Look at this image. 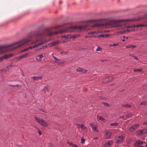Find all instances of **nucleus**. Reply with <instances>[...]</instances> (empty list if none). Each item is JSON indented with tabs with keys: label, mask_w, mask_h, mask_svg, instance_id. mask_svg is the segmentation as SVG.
<instances>
[{
	"label": "nucleus",
	"mask_w": 147,
	"mask_h": 147,
	"mask_svg": "<svg viewBox=\"0 0 147 147\" xmlns=\"http://www.w3.org/2000/svg\"><path fill=\"white\" fill-rule=\"evenodd\" d=\"M38 133L40 134V135H41L42 134V132L41 131L39 130H38Z\"/></svg>",
	"instance_id": "obj_44"
},
{
	"label": "nucleus",
	"mask_w": 147,
	"mask_h": 147,
	"mask_svg": "<svg viewBox=\"0 0 147 147\" xmlns=\"http://www.w3.org/2000/svg\"><path fill=\"white\" fill-rule=\"evenodd\" d=\"M123 139V136H117L116 138V143H118L121 141Z\"/></svg>",
	"instance_id": "obj_11"
},
{
	"label": "nucleus",
	"mask_w": 147,
	"mask_h": 147,
	"mask_svg": "<svg viewBox=\"0 0 147 147\" xmlns=\"http://www.w3.org/2000/svg\"><path fill=\"white\" fill-rule=\"evenodd\" d=\"M133 57H134V58L136 60H138V58L137 57L133 56Z\"/></svg>",
	"instance_id": "obj_45"
},
{
	"label": "nucleus",
	"mask_w": 147,
	"mask_h": 147,
	"mask_svg": "<svg viewBox=\"0 0 147 147\" xmlns=\"http://www.w3.org/2000/svg\"><path fill=\"white\" fill-rule=\"evenodd\" d=\"M130 141L131 140L130 138H127L126 139V141L127 143H129V142H130Z\"/></svg>",
	"instance_id": "obj_37"
},
{
	"label": "nucleus",
	"mask_w": 147,
	"mask_h": 147,
	"mask_svg": "<svg viewBox=\"0 0 147 147\" xmlns=\"http://www.w3.org/2000/svg\"><path fill=\"white\" fill-rule=\"evenodd\" d=\"M40 110L42 111H43V112H45L44 111V110H43V109H41Z\"/></svg>",
	"instance_id": "obj_48"
},
{
	"label": "nucleus",
	"mask_w": 147,
	"mask_h": 147,
	"mask_svg": "<svg viewBox=\"0 0 147 147\" xmlns=\"http://www.w3.org/2000/svg\"><path fill=\"white\" fill-rule=\"evenodd\" d=\"M24 57L23 55H22L19 57L18 58V60H20L21 59H23Z\"/></svg>",
	"instance_id": "obj_31"
},
{
	"label": "nucleus",
	"mask_w": 147,
	"mask_h": 147,
	"mask_svg": "<svg viewBox=\"0 0 147 147\" xmlns=\"http://www.w3.org/2000/svg\"><path fill=\"white\" fill-rule=\"evenodd\" d=\"M125 41V39H123V40H122V41Z\"/></svg>",
	"instance_id": "obj_54"
},
{
	"label": "nucleus",
	"mask_w": 147,
	"mask_h": 147,
	"mask_svg": "<svg viewBox=\"0 0 147 147\" xmlns=\"http://www.w3.org/2000/svg\"><path fill=\"white\" fill-rule=\"evenodd\" d=\"M118 44H113V45H112V44L110 45H109V46L110 47L115 46H116Z\"/></svg>",
	"instance_id": "obj_41"
},
{
	"label": "nucleus",
	"mask_w": 147,
	"mask_h": 147,
	"mask_svg": "<svg viewBox=\"0 0 147 147\" xmlns=\"http://www.w3.org/2000/svg\"><path fill=\"white\" fill-rule=\"evenodd\" d=\"M101 119H102V121L104 119L102 117Z\"/></svg>",
	"instance_id": "obj_49"
},
{
	"label": "nucleus",
	"mask_w": 147,
	"mask_h": 147,
	"mask_svg": "<svg viewBox=\"0 0 147 147\" xmlns=\"http://www.w3.org/2000/svg\"><path fill=\"white\" fill-rule=\"evenodd\" d=\"M31 78L36 80H40L42 79V77L40 76H34L32 77Z\"/></svg>",
	"instance_id": "obj_13"
},
{
	"label": "nucleus",
	"mask_w": 147,
	"mask_h": 147,
	"mask_svg": "<svg viewBox=\"0 0 147 147\" xmlns=\"http://www.w3.org/2000/svg\"><path fill=\"white\" fill-rule=\"evenodd\" d=\"M143 143V142L141 140H138L135 143L136 146H138L139 145L142 144Z\"/></svg>",
	"instance_id": "obj_17"
},
{
	"label": "nucleus",
	"mask_w": 147,
	"mask_h": 147,
	"mask_svg": "<svg viewBox=\"0 0 147 147\" xmlns=\"http://www.w3.org/2000/svg\"><path fill=\"white\" fill-rule=\"evenodd\" d=\"M123 38H126V39L128 38V37H126L125 36H123Z\"/></svg>",
	"instance_id": "obj_46"
},
{
	"label": "nucleus",
	"mask_w": 147,
	"mask_h": 147,
	"mask_svg": "<svg viewBox=\"0 0 147 147\" xmlns=\"http://www.w3.org/2000/svg\"><path fill=\"white\" fill-rule=\"evenodd\" d=\"M30 53H26L25 54L23 55L24 57L26 58L27 57H29L30 56Z\"/></svg>",
	"instance_id": "obj_30"
},
{
	"label": "nucleus",
	"mask_w": 147,
	"mask_h": 147,
	"mask_svg": "<svg viewBox=\"0 0 147 147\" xmlns=\"http://www.w3.org/2000/svg\"><path fill=\"white\" fill-rule=\"evenodd\" d=\"M68 144L69 145L72 146V147H79L76 144H74L73 143L71 142L68 143Z\"/></svg>",
	"instance_id": "obj_22"
},
{
	"label": "nucleus",
	"mask_w": 147,
	"mask_h": 147,
	"mask_svg": "<svg viewBox=\"0 0 147 147\" xmlns=\"http://www.w3.org/2000/svg\"><path fill=\"white\" fill-rule=\"evenodd\" d=\"M122 107H124L126 108H130L131 107V105L128 104H125L123 105H122Z\"/></svg>",
	"instance_id": "obj_23"
},
{
	"label": "nucleus",
	"mask_w": 147,
	"mask_h": 147,
	"mask_svg": "<svg viewBox=\"0 0 147 147\" xmlns=\"http://www.w3.org/2000/svg\"><path fill=\"white\" fill-rule=\"evenodd\" d=\"M142 69H134V71L136 72L137 71H141Z\"/></svg>",
	"instance_id": "obj_33"
},
{
	"label": "nucleus",
	"mask_w": 147,
	"mask_h": 147,
	"mask_svg": "<svg viewBox=\"0 0 147 147\" xmlns=\"http://www.w3.org/2000/svg\"><path fill=\"white\" fill-rule=\"evenodd\" d=\"M112 144L113 141L110 140L106 143L105 144V146L106 147H109L112 145Z\"/></svg>",
	"instance_id": "obj_14"
},
{
	"label": "nucleus",
	"mask_w": 147,
	"mask_h": 147,
	"mask_svg": "<svg viewBox=\"0 0 147 147\" xmlns=\"http://www.w3.org/2000/svg\"><path fill=\"white\" fill-rule=\"evenodd\" d=\"M120 118L121 119H123V120H126V119H125L123 115H121L120 116Z\"/></svg>",
	"instance_id": "obj_42"
},
{
	"label": "nucleus",
	"mask_w": 147,
	"mask_h": 147,
	"mask_svg": "<svg viewBox=\"0 0 147 147\" xmlns=\"http://www.w3.org/2000/svg\"><path fill=\"white\" fill-rule=\"evenodd\" d=\"M136 46L135 45H130L125 46L126 49H133L136 47Z\"/></svg>",
	"instance_id": "obj_16"
},
{
	"label": "nucleus",
	"mask_w": 147,
	"mask_h": 147,
	"mask_svg": "<svg viewBox=\"0 0 147 147\" xmlns=\"http://www.w3.org/2000/svg\"><path fill=\"white\" fill-rule=\"evenodd\" d=\"M146 139L147 140V139Z\"/></svg>",
	"instance_id": "obj_57"
},
{
	"label": "nucleus",
	"mask_w": 147,
	"mask_h": 147,
	"mask_svg": "<svg viewBox=\"0 0 147 147\" xmlns=\"http://www.w3.org/2000/svg\"><path fill=\"white\" fill-rule=\"evenodd\" d=\"M35 118L37 122L41 125L45 127L49 125L48 123L42 119L35 117Z\"/></svg>",
	"instance_id": "obj_4"
},
{
	"label": "nucleus",
	"mask_w": 147,
	"mask_h": 147,
	"mask_svg": "<svg viewBox=\"0 0 147 147\" xmlns=\"http://www.w3.org/2000/svg\"><path fill=\"white\" fill-rule=\"evenodd\" d=\"M140 105H146L147 102L146 101H144L141 103Z\"/></svg>",
	"instance_id": "obj_28"
},
{
	"label": "nucleus",
	"mask_w": 147,
	"mask_h": 147,
	"mask_svg": "<svg viewBox=\"0 0 147 147\" xmlns=\"http://www.w3.org/2000/svg\"><path fill=\"white\" fill-rule=\"evenodd\" d=\"M103 82L104 83H107L111 81L113 79L112 77L108 76H104L103 77Z\"/></svg>",
	"instance_id": "obj_5"
},
{
	"label": "nucleus",
	"mask_w": 147,
	"mask_h": 147,
	"mask_svg": "<svg viewBox=\"0 0 147 147\" xmlns=\"http://www.w3.org/2000/svg\"><path fill=\"white\" fill-rule=\"evenodd\" d=\"M139 126L138 124H135L132 125L129 128V130L131 131H133L136 129L137 127Z\"/></svg>",
	"instance_id": "obj_12"
},
{
	"label": "nucleus",
	"mask_w": 147,
	"mask_h": 147,
	"mask_svg": "<svg viewBox=\"0 0 147 147\" xmlns=\"http://www.w3.org/2000/svg\"><path fill=\"white\" fill-rule=\"evenodd\" d=\"M97 120L98 121L101 120V116L98 115L97 116Z\"/></svg>",
	"instance_id": "obj_34"
},
{
	"label": "nucleus",
	"mask_w": 147,
	"mask_h": 147,
	"mask_svg": "<svg viewBox=\"0 0 147 147\" xmlns=\"http://www.w3.org/2000/svg\"><path fill=\"white\" fill-rule=\"evenodd\" d=\"M43 57L44 56L42 54L38 55L36 57V59L38 61H40Z\"/></svg>",
	"instance_id": "obj_15"
},
{
	"label": "nucleus",
	"mask_w": 147,
	"mask_h": 147,
	"mask_svg": "<svg viewBox=\"0 0 147 147\" xmlns=\"http://www.w3.org/2000/svg\"><path fill=\"white\" fill-rule=\"evenodd\" d=\"M80 36L79 34H75L74 35L68 34L62 36V37L67 39L69 40H74L75 38L79 37Z\"/></svg>",
	"instance_id": "obj_3"
},
{
	"label": "nucleus",
	"mask_w": 147,
	"mask_h": 147,
	"mask_svg": "<svg viewBox=\"0 0 147 147\" xmlns=\"http://www.w3.org/2000/svg\"><path fill=\"white\" fill-rule=\"evenodd\" d=\"M60 42L59 40H57L56 41L53 42L51 44L53 46H55L59 44Z\"/></svg>",
	"instance_id": "obj_20"
},
{
	"label": "nucleus",
	"mask_w": 147,
	"mask_h": 147,
	"mask_svg": "<svg viewBox=\"0 0 147 147\" xmlns=\"http://www.w3.org/2000/svg\"><path fill=\"white\" fill-rule=\"evenodd\" d=\"M50 89V88L49 86H46L43 89V91L46 92L47 91H49Z\"/></svg>",
	"instance_id": "obj_21"
},
{
	"label": "nucleus",
	"mask_w": 147,
	"mask_h": 147,
	"mask_svg": "<svg viewBox=\"0 0 147 147\" xmlns=\"http://www.w3.org/2000/svg\"><path fill=\"white\" fill-rule=\"evenodd\" d=\"M146 147H147V146H146Z\"/></svg>",
	"instance_id": "obj_58"
},
{
	"label": "nucleus",
	"mask_w": 147,
	"mask_h": 147,
	"mask_svg": "<svg viewBox=\"0 0 147 147\" xmlns=\"http://www.w3.org/2000/svg\"><path fill=\"white\" fill-rule=\"evenodd\" d=\"M143 134L147 133V129H143L142 130Z\"/></svg>",
	"instance_id": "obj_36"
},
{
	"label": "nucleus",
	"mask_w": 147,
	"mask_h": 147,
	"mask_svg": "<svg viewBox=\"0 0 147 147\" xmlns=\"http://www.w3.org/2000/svg\"><path fill=\"white\" fill-rule=\"evenodd\" d=\"M76 71L78 72H79L83 74L86 73L87 72V70L83 68L79 67L76 69Z\"/></svg>",
	"instance_id": "obj_10"
},
{
	"label": "nucleus",
	"mask_w": 147,
	"mask_h": 147,
	"mask_svg": "<svg viewBox=\"0 0 147 147\" xmlns=\"http://www.w3.org/2000/svg\"><path fill=\"white\" fill-rule=\"evenodd\" d=\"M11 67H9V69Z\"/></svg>",
	"instance_id": "obj_55"
},
{
	"label": "nucleus",
	"mask_w": 147,
	"mask_h": 147,
	"mask_svg": "<svg viewBox=\"0 0 147 147\" xmlns=\"http://www.w3.org/2000/svg\"><path fill=\"white\" fill-rule=\"evenodd\" d=\"M85 141V139H84V138H82L81 139V143L82 144H84V143Z\"/></svg>",
	"instance_id": "obj_38"
},
{
	"label": "nucleus",
	"mask_w": 147,
	"mask_h": 147,
	"mask_svg": "<svg viewBox=\"0 0 147 147\" xmlns=\"http://www.w3.org/2000/svg\"><path fill=\"white\" fill-rule=\"evenodd\" d=\"M132 115V114L131 113H129L127 114L126 115V117L127 118H129L131 117Z\"/></svg>",
	"instance_id": "obj_26"
},
{
	"label": "nucleus",
	"mask_w": 147,
	"mask_h": 147,
	"mask_svg": "<svg viewBox=\"0 0 147 147\" xmlns=\"http://www.w3.org/2000/svg\"><path fill=\"white\" fill-rule=\"evenodd\" d=\"M90 24L89 26H90L92 28L98 27L100 26L101 24V20H91L89 21Z\"/></svg>",
	"instance_id": "obj_2"
},
{
	"label": "nucleus",
	"mask_w": 147,
	"mask_h": 147,
	"mask_svg": "<svg viewBox=\"0 0 147 147\" xmlns=\"http://www.w3.org/2000/svg\"><path fill=\"white\" fill-rule=\"evenodd\" d=\"M146 26H147V24L146 25Z\"/></svg>",
	"instance_id": "obj_56"
},
{
	"label": "nucleus",
	"mask_w": 147,
	"mask_h": 147,
	"mask_svg": "<svg viewBox=\"0 0 147 147\" xmlns=\"http://www.w3.org/2000/svg\"><path fill=\"white\" fill-rule=\"evenodd\" d=\"M3 77L1 76L0 77V82L3 81Z\"/></svg>",
	"instance_id": "obj_40"
},
{
	"label": "nucleus",
	"mask_w": 147,
	"mask_h": 147,
	"mask_svg": "<svg viewBox=\"0 0 147 147\" xmlns=\"http://www.w3.org/2000/svg\"><path fill=\"white\" fill-rule=\"evenodd\" d=\"M97 138H96H96H94V139H97Z\"/></svg>",
	"instance_id": "obj_53"
},
{
	"label": "nucleus",
	"mask_w": 147,
	"mask_h": 147,
	"mask_svg": "<svg viewBox=\"0 0 147 147\" xmlns=\"http://www.w3.org/2000/svg\"><path fill=\"white\" fill-rule=\"evenodd\" d=\"M137 134L139 135H143L142 130H140L138 131L137 132Z\"/></svg>",
	"instance_id": "obj_24"
},
{
	"label": "nucleus",
	"mask_w": 147,
	"mask_h": 147,
	"mask_svg": "<svg viewBox=\"0 0 147 147\" xmlns=\"http://www.w3.org/2000/svg\"><path fill=\"white\" fill-rule=\"evenodd\" d=\"M109 36V34H106L105 35L102 34V37H107L108 36Z\"/></svg>",
	"instance_id": "obj_32"
},
{
	"label": "nucleus",
	"mask_w": 147,
	"mask_h": 147,
	"mask_svg": "<svg viewBox=\"0 0 147 147\" xmlns=\"http://www.w3.org/2000/svg\"><path fill=\"white\" fill-rule=\"evenodd\" d=\"M101 50V48H100V47H98V48L96 49V51H100Z\"/></svg>",
	"instance_id": "obj_39"
},
{
	"label": "nucleus",
	"mask_w": 147,
	"mask_h": 147,
	"mask_svg": "<svg viewBox=\"0 0 147 147\" xmlns=\"http://www.w3.org/2000/svg\"><path fill=\"white\" fill-rule=\"evenodd\" d=\"M67 53L68 52L66 51H61L60 52V53L62 55H67Z\"/></svg>",
	"instance_id": "obj_27"
},
{
	"label": "nucleus",
	"mask_w": 147,
	"mask_h": 147,
	"mask_svg": "<svg viewBox=\"0 0 147 147\" xmlns=\"http://www.w3.org/2000/svg\"><path fill=\"white\" fill-rule=\"evenodd\" d=\"M19 147H23V146H19Z\"/></svg>",
	"instance_id": "obj_50"
},
{
	"label": "nucleus",
	"mask_w": 147,
	"mask_h": 147,
	"mask_svg": "<svg viewBox=\"0 0 147 147\" xmlns=\"http://www.w3.org/2000/svg\"><path fill=\"white\" fill-rule=\"evenodd\" d=\"M112 133L110 131H107L105 133L104 138L105 139H110L111 138Z\"/></svg>",
	"instance_id": "obj_8"
},
{
	"label": "nucleus",
	"mask_w": 147,
	"mask_h": 147,
	"mask_svg": "<svg viewBox=\"0 0 147 147\" xmlns=\"http://www.w3.org/2000/svg\"><path fill=\"white\" fill-rule=\"evenodd\" d=\"M146 24H143V27H146L147 26H146Z\"/></svg>",
	"instance_id": "obj_47"
},
{
	"label": "nucleus",
	"mask_w": 147,
	"mask_h": 147,
	"mask_svg": "<svg viewBox=\"0 0 147 147\" xmlns=\"http://www.w3.org/2000/svg\"><path fill=\"white\" fill-rule=\"evenodd\" d=\"M53 57L54 59L55 60V61L58 60V59H57L56 57H55L54 56H53Z\"/></svg>",
	"instance_id": "obj_43"
},
{
	"label": "nucleus",
	"mask_w": 147,
	"mask_h": 147,
	"mask_svg": "<svg viewBox=\"0 0 147 147\" xmlns=\"http://www.w3.org/2000/svg\"><path fill=\"white\" fill-rule=\"evenodd\" d=\"M111 125L112 126H117L119 125L118 123L115 122L113 123H112L111 124Z\"/></svg>",
	"instance_id": "obj_29"
},
{
	"label": "nucleus",
	"mask_w": 147,
	"mask_h": 147,
	"mask_svg": "<svg viewBox=\"0 0 147 147\" xmlns=\"http://www.w3.org/2000/svg\"><path fill=\"white\" fill-rule=\"evenodd\" d=\"M55 62L58 63L59 64H62L63 63V61H61L60 60L58 59V60L55 61Z\"/></svg>",
	"instance_id": "obj_25"
},
{
	"label": "nucleus",
	"mask_w": 147,
	"mask_h": 147,
	"mask_svg": "<svg viewBox=\"0 0 147 147\" xmlns=\"http://www.w3.org/2000/svg\"><path fill=\"white\" fill-rule=\"evenodd\" d=\"M130 55V56H131L133 57V56H134L133 55H130H130Z\"/></svg>",
	"instance_id": "obj_52"
},
{
	"label": "nucleus",
	"mask_w": 147,
	"mask_h": 147,
	"mask_svg": "<svg viewBox=\"0 0 147 147\" xmlns=\"http://www.w3.org/2000/svg\"><path fill=\"white\" fill-rule=\"evenodd\" d=\"M11 67L12 65H11L8 66L6 67L3 68L2 70V71H8L9 70V67Z\"/></svg>",
	"instance_id": "obj_18"
},
{
	"label": "nucleus",
	"mask_w": 147,
	"mask_h": 147,
	"mask_svg": "<svg viewBox=\"0 0 147 147\" xmlns=\"http://www.w3.org/2000/svg\"><path fill=\"white\" fill-rule=\"evenodd\" d=\"M90 126L92 128L93 131L95 132L98 131L97 126L96 123L94 122H92L90 123Z\"/></svg>",
	"instance_id": "obj_6"
},
{
	"label": "nucleus",
	"mask_w": 147,
	"mask_h": 147,
	"mask_svg": "<svg viewBox=\"0 0 147 147\" xmlns=\"http://www.w3.org/2000/svg\"><path fill=\"white\" fill-rule=\"evenodd\" d=\"M12 54H10L8 55H5L4 56L0 57V62H2L5 59H7L9 57H11L13 56Z\"/></svg>",
	"instance_id": "obj_9"
},
{
	"label": "nucleus",
	"mask_w": 147,
	"mask_h": 147,
	"mask_svg": "<svg viewBox=\"0 0 147 147\" xmlns=\"http://www.w3.org/2000/svg\"><path fill=\"white\" fill-rule=\"evenodd\" d=\"M102 103L105 107H108L109 106V105L107 103L102 102Z\"/></svg>",
	"instance_id": "obj_35"
},
{
	"label": "nucleus",
	"mask_w": 147,
	"mask_h": 147,
	"mask_svg": "<svg viewBox=\"0 0 147 147\" xmlns=\"http://www.w3.org/2000/svg\"><path fill=\"white\" fill-rule=\"evenodd\" d=\"M139 147H144L143 146H139Z\"/></svg>",
	"instance_id": "obj_51"
},
{
	"label": "nucleus",
	"mask_w": 147,
	"mask_h": 147,
	"mask_svg": "<svg viewBox=\"0 0 147 147\" xmlns=\"http://www.w3.org/2000/svg\"><path fill=\"white\" fill-rule=\"evenodd\" d=\"M145 17H147V14L143 17L121 20H109L107 18H102V28H115L120 31L121 34L126 32L134 30V28L136 27H143V24L136 25H130L126 23L127 22H134L142 20Z\"/></svg>",
	"instance_id": "obj_1"
},
{
	"label": "nucleus",
	"mask_w": 147,
	"mask_h": 147,
	"mask_svg": "<svg viewBox=\"0 0 147 147\" xmlns=\"http://www.w3.org/2000/svg\"><path fill=\"white\" fill-rule=\"evenodd\" d=\"M78 125L79 127H80L82 130H84L87 128L84 125L78 124Z\"/></svg>",
	"instance_id": "obj_19"
},
{
	"label": "nucleus",
	"mask_w": 147,
	"mask_h": 147,
	"mask_svg": "<svg viewBox=\"0 0 147 147\" xmlns=\"http://www.w3.org/2000/svg\"><path fill=\"white\" fill-rule=\"evenodd\" d=\"M91 33L94 35L93 37H101V32L100 31L98 30L96 31L91 32Z\"/></svg>",
	"instance_id": "obj_7"
}]
</instances>
